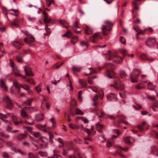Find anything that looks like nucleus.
I'll return each instance as SVG.
<instances>
[{"instance_id":"obj_32","label":"nucleus","mask_w":158,"mask_h":158,"mask_svg":"<svg viewBox=\"0 0 158 158\" xmlns=\"http://www.w3.org/2000/svg\"><path fill=\"white\" fill-rule=\"evenodd\" d=\"M92 33L93 31L92 29L88 26H86L85 29V33L87 35H90Z\"/></svg>"},{"instance_id":"obj_40","label":"nucleus","mask_w":158,"mask_h":158,"mask_svg":"<svg viewBox=\"0 0 158 158\" xmlns=\"http://www.w3.org/2000/svg\"><path fill=\"white\" fill-rule=\"evenodd\" d=\"M26 136V135L19 134L18 135L17 138L18 139L21 140L24 139Z\"/></svg>"},{"instance_id":"obj_4","label":"nucleus","mask_w":158,"mask_h":158,"mask_svg":"<svg viewBox=\"0 0 158 158\" xmlns=\"http://www.w3.org/2000/svg\"><path fill=\"white\" fill-rule=\"evenodd\" d=\"M114 85H111V86H113L114 89L118 90L120 89L121 90H123L124 89V85L121 82L120 79L119 77L115 78L114 79Z\"/></svg>"},{"instance_id":"obj_11","label":"nucleus","mask_w":158,"mask_h":158,"mask_svg":"<svg viewBox=\"0 0 158 158\" xmlns=\"http://www.w3.org/2000/svg\"><path fill=\"white\" fill-rule=\"evenodd\" d=\"M13 84L14 86L18 89V93L20 92L21 87H22L27 90H28L29 89V85H22L19 84L16 81H15L14 82Z\"/></svg>"},{"instance_id":"obj_55","label":"nucleus","mask_w":158,"mask_h":158,"mask_svg":"<svg viewBox=\"0 0 158 158\" xmlns=\"http://www.w3.org/2000/svg\"><path fill=\"white\" fill-rule=\"evenodd\" d=\"M48 26L47 25H46L45 26V29L46 30V33L45 34V35H49L51 32L50 28H48L47 27V26Z\"/></svg>"},{"instance_id":"obj_50","label":"nucleus","mask_w":158,"mask_h":158,"mask_svg":"<svg viewBox=\"0 0 158 158\" xmlns=\"http://www.w3.org/2000/svg\"><path fill=\"white\" fill-rule=\"evenodd\" d=\"M26 110L28 111L29 113H31L33 111V108L32 107H24Z\"/></svg>"},{"instance_id":"obj_15","label":"nucleus","mask_w":158,"mask_h":158,"mask_svg":"<svg viewBox=\"0 0 158 158\" xmlns=\"http://www.w3.org/2000/svg\"><path fill=\"white\" fill-rule=\"evenodd\" d=\"M81 128L83 129L85 132H87L88 134V135L84 138V140L85 141L89 140L92 141V138L90 137V136L91 135V131H90L89 129L84 127L83 126H81Z\"/></svg>"},{"instance_id":"obj_54","label":"nucleus","mask_w":158,"mask_h":158,"mask_svg":"<svg viewBox=\"0 0 158 158\" xmlns=\"http://www.w3.org/2000/svg\"><path fill=\"white\" fill-rule=\"evenodd\" d=\"M26 80L28 82V83H30L31 84H35V82L32 78H30V79H26Z\"/></svg>"},{"instance_id":"obj_36","label":"nucleus","mask_w":158,"mask_h":158,"mask_svg":"<svg viewBox=\"0 0 158 158\" xmlns=\"http://www.w3.org/2000/svg\"><path fill=\"white\" fill-rule=\"evenodd\" d=\"M148 89L151 90H153L155 87L154 85L152 84V83L149 81L148 83Z\"/></svg>"},{"instance_id":"obj_48","label":"nucleus","mask_w":158,"mask_h":158,"mask_svg":"<svg viewBox=\"0 0 158 158\" xmlns=\"http://www.w3.org/2000/svg\"><path fill=\"white\" fill-rule=\"evenodd\" d=\"M75 112L77 114H80L83 115L84 114V113L80 109L77 108L75 110Z\"/></svg>"},{"instance_id":"obj_6","label":"nucleus","mask_w":158,"mask_h":158,"mask_svg":"<svg viewBox=\"0 0 158 158\" xmlns=\"http://www.w3.org/2000/svg\"><path fill=\"white\" fill-rule=\"evenodd\" d=\"M106 26H103L102 29L104 35H107L108 33L106 31H110L111 30V27L113 26V24L109 20H106L105 21Z\"/></svg>"},{"instance_id":"obj_31","label":"nucleus","mask_w":158,"mask_h":158,"mask_svg":"<svg viewBox=\"0 0 158 158\" xmlns=\"http://www.w3.org/2000/svg\"><path fill=\"white\" fill-rule=\"evenodd\" d=\"M36 127L38 129L43 131L44 132H47V129L45 128L46 127L45 125H42L40 124H39L37 125Z\"/></svg>"},{"instance_id":"obj_57","label":"nucleus","mask_w":158,"mask_h":158,"mask_svg":"<svg viewBox=\"0 0 158 158\" xmlns=\"http://www.w3.org/2000/svg\"><path fill=\"white\" fill-rule=\"evenodd\" d=\"M38 153L42 157L47 156V153L46 152H44L42 151H39Z\"/></svg>"},{"instance_id":"obj_19","label":"nucleus","mask_w":158,"mask_h":158,"mask_svg":"<svg viewBox=\"0 0 158 158\" xmlns=\"http://www.w3.org/2000/svg\"><path fill=\"white\" fill-rule=\"evenodd\" d=\"M140 57L143 60H147L149 61H152L154 60V58L151 57H148L143 53H142L140 55Z\"/></svg>"},{"instance_id":"obj_52","label":"nucleus","mask_w":158,"mask_h":158,"mask_svg":"<svg viewBox=\"0 0 158 158\" xmlns=\"http://www.w3.org/2000/svg\"><path fill=\"white\" fill-rule=\"evenodd\" d=\"M41 84H40L38 86H36L35 89L38 93H39L41 91Z\"/></svg>"},{"instance_id":"obj_12","label":"nucleus","mask_w":158,"mask_h":158,"mask_svg":"<svg viewBox=\"0 0 158 158\" xmlns=\"http://www.w3.org/2000/svg\"><path fill=\"white\" fill-rule=\"evenodd\" d=\"M102 39L99 33H95L93 36L89 37V40L93 43H97L99 39Z\"/></svg>"},{"instance_id":"obj_44","label":"nucleus","mask_w":158,"mask_h":158,"mask_svg":"<svg viewBox=\"0 0 158 158\" xmlns=\"http://www.w3.org/2000/svg\"><path fill=\"white\" fill-rule=\"evenodd\" d=\"M36 155H35L31 152H29L28 154L29 158H39L37 156V153H36Z\"/></svg>"},{"instance_id":"obj_1","label":"nucleus","mask_w":158,"mask_h":158,"mask_svg":"<svg viewBox=\"0 0 158 158\" xmlns=\"http://www.w3.org/2000/svg\"><path fill=\"white\" fill-rule=\"evenodd\" d=\"M106 57L109 60L112 59L116 63H119L122 62L123 60L122 57L118 56L116 53H112L108 50L106 54Z\"/></svg>"},{"instance_id":"obj_46","label":"nucleus","mask_w":158,"mask_h":158,"mask_svg":"<svg viewBox=\"0 0 158 158\" xmlns=\"http://www.w3.org/2000/svg\"><path fill=\"white\" fill-rule=\"evenodd\" d=\"M33 99L32 98H30L27 100L25 102H24L23 104H26V105L30 106L31 104V102L33 101Z\"/></svg>"},{"instance_id":"obj_27","label":"nucleus","mask_w":158,"mask_h":158,"mask_svg":"<svg viewBox=\"0 0 158 158\" xmlns=\"http://www.w3.org/2000/svg\"><path fill=\"white\" fill-rule=\"evenodd\" d=\"M119 51L120 53L122 54L123 57H124L126 55H127L129 57H133L134 56V55L133 54H132L131 55L129 54H127L126 50L125 49H120L119 50Z\"/></svg>"},{"instance_id":"obj_25","label":"nucleus","mask_w":158,"mask_h":158,"mask_svg":"<svg viewBox=\"0 0 158 158\" xmlns=\"http://www.w3.org/2000/svg\"><path fill=\"white\" fill-rule=\"evenodd\" d=\"M6 145L10 147V149L15 152L16 151V148L14 147V144L11 141H7L6 143Z\"/></svg>"},{"instance_id":"obj_49","label":"nucleus","mask_w":158,"mask_h":158,"mask_svg":"<svg viewBox=\"0 0 158 158\" xmlns=\"http://www.w3.org/2000/svg\"><path fill=\"white\" fill-rule=\"evenodd\" d=\"M141 0H134L132 2V4L134 6L139 5L140 4Z\"/></svg>"},{"instance_id":"obj_51","label":"nucleus","mask_w":158,"mask_h":158,"mask_svg":"<svg viewBox=\"0 0 158 158\" xmlns=\"http://www.w3.org/2000/svg\"><path fill=\"white\" fill-rule=\"evenodd\" d=\"M113 142V141L112 139L109 140L107 141L106 143L107 146L108 147H111L112 145V143Z\"/></svg>"},{"instance_id":"obj_18","label":"nucleus","mask_w":158,"mask_h":158,"mask_svg":"<svg viewBox=\"0 0 158 158\" xmlns=\"http://www.w3.org/2000/svg\"><path fill=\"white\" fill-rule=\"evenodd\" d=\"M116 149H117L116 152L118 153L120 156L123 157H125V156L122 154L121 153L119 152V151L122 150L124 151H127L128 149L127 147H125V148H123L119 146H117L116 147Z\"/></svg>"},{"instance_id":"obj_33","label":"nucleus","mask_w":158,"mask_h":158,"mask_svg":"<svg viewBox=\"0 0 158 158\" xmlns=\"http://www.w3.org/2000/svg\"><path fill=\"white\" fill-rule=\"evenodd\" d=\"M16 59L18 62H22L23 61L22 59V53H20L19 54L16 56Z\"/></svg>"},{"instance_id":"obj_22","label":"nucleus","mask_w":158,"mask_h":158,"mask_svg":"<svg viewBox=\"0 0 158 158\" xmlns=\"http://www.w3.org/2000/svg\"><path fill=\"white\" fill-rule=\"evenodd\" d=\"M13 46L17 49H20L23 45V43H20L18 41H14L13 43Z\"/></svg>"},{"instance_id":"obj_17","label":"nucleus","mask_w":158,"mask_h":158,"mask_svg":"<svg viewBox=\"0 0 158 158\" xmlns=\"http://www.w3.org/2000/svg\"><path fill=\"white\" fill-rule=\"evenodd\" d=\"M24 71L25 73L28 76H33L34 74L32 72L31 68L28 66H26L25 67Z\"/></svg>"},{"instance_id":"obj_28","label":"nucleus","mask_w":158,"mask_h":158,"mask_svg":"<svg viewBox=\"0 0 158 158\" xmlns=\"http://www.w3.org/2000/svg\"><path fill=\"white\" fill-rule=\"evenodd\" d=\"M19 20L17 19H15L13 20V22H11V25L12 26H15L17 27H19Z\"/></svg>"},{"instance_id":"obj_60","label":"nucleus","mask_w":158,"mask_h":158,"mask_svg":"<svg viewBox=\"0 0 158 158\" xmlns=\"http://www.w3.org/2000/svg\"><path fill=\"white\" fill-rule=\"evenodd\" d=\"M33 135L35 137L37 138H40V133L39 132L34 133Z\"/></svg>"},{"instance_id":"obj_20","label":"nucleus","mask_w":158,"mask_h":158,"mask_svg":"<svg viewBox=\"0 0 158 158\" xmlns=\"http://www.w3.org/2000/svg\"><path fill=\"white\" fill-rule=\"evenodd\" d=\"M92 112L97 115H98L99 112L101 113V115H99L98 116V118H103L105 114L104 112L101 111L99 110L98 109L93 110H92Z\"/></svg>"},{"instance_id":"obj_37","label":"nucleus","mask_w":158,"mask_h":158,"mask_svg":"<svg viewBox=\"0 0 158 158\" xmlns=\"http://www.w3.org/2000/svg\"><path fill=\"white\" fill-rule=\"evenodd\" d=\"M43 114H37L35 116V119L37 121H41L43 119Z\"/></svg>"},{"instance_id":"obj_61","label":"nucleus","mask_w":158,"mask_h":158,"mask_svg":"<svg viewBox=\"0 0 158 158\" xmlns=\"http://www.w3.org/2000/svg\"><path fill=\"white\" fill-rule=\"evenodd\" d=\"M64 116L66 119V120L68 122H70L71 121V119L70 118L69 115H67V114H65Z\"/></svg>"},{"instance_id":"obj_9","label":"nucleus","mask_w":158,"mask_h":158,"mask_svg":"<svg viewBox=\"0 0 158 158\" xmlns=\"http://www.w3.org/2000/svg\"><path fill=\"white\" fill-rule=\"evenodd\" d=\"M63 36H67L68 38L72 37L71 41L73 44H75L78 39V37L77 35L73 36V34L70 31H68L66 33L63 35Z\"/></svg>"},{"instance_id":"obj_23","label":"nucleus","mask_w":158,"mask_h":158,"mask_svg":"<svg viewBox=\"0 0 158 158\" xmlns=\"http://www.w3.org/2000/svg\"><path fill=\"white\" fill-rule=\"evenodd\" d=\"M102 68H99L98 69H94L92 68H90L89 69L90 70V71L89 73H85V75L87 76H88L90 74H91L92 73H96L98 72V71H100Z\"/></svg>"},{"instance_id":"obj_38","label":"nucleus","mask_w":158,"mask_h":158,"mask_svg":"<svg viewBox=\"0 0 158 158\" xmlns=\"http://www.w3.org/2000/svg\"><path fill=\"white\" fill-rule=\"evenodd\" d=\"M66 146L69 150H72L73 148V146L71 142H68L66 144Z\"/></svg>"},{"instance_id":"obj_8","label":"nucleus","mask_w":158,"mask_h":158,"mask_svg":"<svg viewBox=\"0 0 158 158\" xmlns=\"http://www.w3.org/2000/svg\"><path fill=\"white\" fill-rule=\"evenodd\" d=\"M10 66L12 68L13 71L15 76H19L23 79H25L26 78V76H23L22 75L20 74L19 73V71L16 67L14 66V63L13 61L11 60H10Z\"/></svg>"},{"instance_id":"obj_26","label":"nucleus","mask_w":158,"mask_h":158,"mask_svg":"<svg viewBox=\"0 0 158 158\" xmlns=\"http://www.w3.org/2000/svg\"><path fill=\"white\" fill-rule=\"evenodd\" d=\"M151 152L156 155L158 156V149L157 147L155 146H152L151 148Z\"/></svg>"},{"instance_id":"obj_7","label":"nucleus","mask_w":158,"mask_h":158,"mask_svg":"<svg viewBox=\"0 0 158 158\" xmlns=\"http://www.w3.org/2000/svg\"><path fill=\"white\" fill-rule=\"evenodd\" d=\"M139 70L137 69H135L133 70L132 73L130 74V79L133 83H136L138 81V77L139 75Z\"/></svg>"},{"instance_id":"obj_43","label":"nucleus","mask_w":158,"mask_h":158,"mask_svg":"<svg viewBox=\"0 0 158 158\" xmlns=\"http://www.w3.org/2000/svg\"><path fill=\"white\" fill-rule=\"evenodd\" d=\"M146 123L145 122H143L142 123V125H139L138 126V128L139 131H144V128L142 125H145Z\"/></svg>"},{"instance_id":"obj_21","label":"nucleus","mask_w":158,"mask_h":158,"mask_svg":"<svg viewBox=\"0 0 158 158\" xmlns=\"http://www.w3.org/2000/svg\"><path fill=\"white\" fill-rule=\"evenodd\" d=\"M43 14L44 16V22L45 23H48L51 22V19L48 18V15L45 11L43 12Z\"/></svg>"},{"instance_id":"obj_13","label":"nucleus","mask_w":158,"mask_h":158,"mask_svg":"<svg viewBox=\"0 0 158 158\" xmlns=\"http://www.w3.org/2000/svg\"><path fill=\"white\" fill-rule=\"evenodd\" d=\"M156 42V41L155 38H150L146 42V44L148 47L152 48L155 45Z\"/></svg>"},{"instance_id":"obj_2","label":"nucleus","mask_w":158,"mask_h":158,"mask_svg":"<svg viewBox=\"0 0 158 158\" xmlns=\"http://www.w3.org/2000/svg\"><path fill=\"white\" fill-rule=\"evenodd\" d=\"M105 67L107 69L106 75L110 78H113L115 75L113 71V70L115 69L114 65L111 63H107L105 64Z\"/></svg>"},{"instance_id":"obj_42","label":"nucleus","mask_w":158,"mask_h":158,"mask_svg":"<svg viewBox=\"0 0 158 158\" xmlns=\"http://www.w3.org/2000/svg\"><path fill=\"white\" fill-rule=\"evenodd\" d=\"M79 83L81 84V86L83 87H86V82L84 80H82L81 79H80L79 80Z\"/></svg>"},{"instance_id":"obj_10","label":"nucleus","mask_w":158,"mask_h":158,"mask_svg":"<svg viewBox=\"0 0 158 158\" xmlns=\"http://www.w3.org/2000/svg\"><path fill=\"white\" fill-rule=\"evenodd\" d=\"M12 120L15 125H17L19 123L22 124L23 123L26 124H29V125H33L34 124V123L33 122H32L31 123H29L27 121H25L23 122L21 120L20 122H19L18 118L17 117L15 116H13L12 117Z\"/></svg>"},{"instance_id":"obj_41","label":"nucleus","mask_w":158,"mask_h":158,"mask_svg":"<svg viewBox=\"0 0 158 158\" xmlns=\"http://www.w3.org/2000/svg\"><path fill=\"white\" fill-rule=\"evenodd\" d=\"M134 28L135 30L139 33H142L143 34L144 33L142 32V31L139 28V27L138 26H134Z\"/></svg>"},{"instance_id":"obj_39","label":"nucleus","mask_w":158,"mask_h":158,"mask_svg":"<svg viewBox=\"0 0 158 158\" xmlns=\"http://www.w3.org/2000/svg\"><path fill=\"white\" fill-rule=\"evenodd\" d=\"M69 126L71 128L73 129H78L80 128V127L79 126L71 123H69Z\"/></svg>"},{"instance_id":"obj_59","label":"nucleus","mask_w":158,"mask_h":158,"mask_svg":"<svg viewBox=\"0 0 158 158\" xmlns=\"http://www.w3.org/2000/svg\"><path fill=\"white\" fill-rule=\"evenodd\" d=\"M0 134H1V136L5 138H8L10 137L9 135L5 134L2 132H0Z\"/></svg>"},{"instance_id":"obj_34","label":"nucleus","mask_w":158,"mask_h":158,"mask_svg":"<svg viewBox=\"0 0 158 158\" xmlns=\"http://www.w3.org/2000/svg\"><path fill=\"white\" fill-rule=\"evenodd\" d=\"M98 130L100 132H101L102 130L104 129V127L102 125L97 123L96 125Z\"/></svg>"},{"instance_id":"obj_58","label":"nucleus","mask_w":158,"mask_h":158,"mask_svg":"<svg viewBox=\"0 0 158 158\" xmlns=\"http://www.w3.org/2000/svg\"><path fill=\"white\" fill-rule=\"evenodd\" d=\"M120 41L121 43L124 44H126V41L123 37L122 36L120 37Z\"/></svg>"},{"instance_id":"obj_45","label":"nucleus","mask_w":158,"mask_h":158,"mask_svg":"<svg viewBox=\"0 0 158 158\" xmlns=\"http://www.w3.org/2000/svg\"><path fill=\"white\" fill-rule=\"evenodd\" d=\"M120 75L122 78H124L127 76V74L124 71H121L120 72Z\"/></svg>"},{"instance_id":"obj_24","label":"nucleus","mask_w":158,"mask_h":158,"mask_svg":"<svg viewBox=\"0 0 158 158\" xmlns=\"http://www.w3.org/2000/svg\"><path fill=\"white\" fill-rule=\"evenodd\" d=\"M107 99L109 101H115L116 99V96L114 93H111L107 97Z\"/></svg>"},{"instance_id":"obj_62","label":"nucleus","mask_w":158,"mask_h":158,"mask_svg":"<svg viewBox=\"0 0 158 158\" xmlns=\"http://www.w3.org/2000/svg\"><path fill=\"white\" fill-rule=\"evenodd\" d=\"M135 9L137 10H139V8L138 6H135L133 8V10H132V13L133 14H134L135 13V14H136V12H135Z\"/></svg>"},{"instance_id":"obj_35","label":"nucleus","mask_w":158,"mask_h":158,"mask_svg":"<svg viewBox=\"0 0 158 158\" xmlns=\"http://www.w3.org/2000/svg\"><path fill=\"white\" fill-rule=\"evenodd\" d=\"M59 22L62 25L68 29L67 26L68 25V23L66 21L64 20H60L59 21Z\"/></svg>"},{"instance_id":"obj_29","label":"nucleus","mask_w":158,"mask_h":158,"mask_svg":"<svg viewBox=\"0 0 158 158\" xmlns=\"http://www.w3.org/2000/svg\"><path fill=\"white\" fill-rule=\"evenodd\" d=\"M0 86L5 91H7L8 90V88L5 84L4 81L3 80L1 79L0 81Z\"/></svg>"},{"instance_id":"obj_3","label":"nucleus","mask_w":158,"mask_h":158,"mask_svg":"<svg viewBox=\"0 0 158 158\" xmlns=\"http://www.w3.org/2000/svg\"><path fill=\"white\" fill-rule=\"evenodd\" d=\"M108 117L111 119L114 120L115 121L113 122L114 124L118 126L119 124L123 123L126 124L127 122L124 121L125 117L123 115H117L115 117H114L112 115H109Z\"/></svg>"},{"instance_id":"obj_30","label":"nucleus","mask_w":158,"mask_h":158,"mask_svg":"<svg viewBox=\"0 0 158 158\" xmlns=\"http://www.w3.org/2000/svg\"><path fill=\"white\" fill-rule=\"evenodd\" d=\"M132 139V140H133V139L131 138V137H127L124 138V142L129 145H130L131 144V140Z\"/></svg>"},{"instance_id":"obj_16","label":"nucleus","mask_w":158,"mask_h":158,"mask_svg":"<svg viewBox=\"0 0 158 158\" xmlns=\"http://www.w3.org/2000/svg\"><path fill=\"white\" fill-rule=\"evenodd\" d=\"M26 110L24 108L20 111V115L21 117L23 119H28L30 118V117L28 114L25 112Z\"/></svg>"},{"instance_id":"obj_63","label":"nucleus","mask_w":158,"mask_h":158,"mask_svg":"<svg viewBox=\"0 0 158 158\" xmlns=\"http://www.w3.org/2000/svg\"><path fill=\"white\" fill-rule=\"evenodd\" d=\"M99 139L102 142H104L106 140V139L105 137L103 135L100 136L99 137Z\"/></svg>"},{"instance_id":"obj_64","label":"nucleus","mask_w":158,"mask_h":158,"mask_svg":"<svg viewBox=\"0 0 158 158\" xmlns=\"http://www.w3.org/2000/svg\"><path fill=\"white\" fill-rule=\"evenodd\" d=\"M74 140L78 144H81L82 143V141L80 139L78 138L77 139H75Z\"/></svg>"},{"instance_id":"obj_47","label":"nucleus","mask_w":158,"mask_h":158,"mask_svg":"<svg viewBox=\"0 0 158 158\" xmlns=\"http://www.w3.org/2000/svg\"><path fill=\"white\" fill-rule=\"evenodd\" d=\"M81 68L79 67H76L73 66L72 68V70L74 72H79L80 71Z\"/></svg>"},{"instance_id":"obj_14","label":"nucleus","mask_w":158,"mask_h":158,"mask_svg":"<svg viewBox=\"0 0 158 158\" xmlns=\"http://www.w3.org/2000/svg\"><path fill=\"white\" fill-rule=\"evenodd\" d=\"M3 100L7 102V108L9 109H11L13 106V104L9 97L8 96L5 97L3 98Z\"/></svg>"},{"instance_id":"obj_56","label":"nucleus","mask_w":158,"mask_h":158,"mask_svg":"<svg viewBox=\"0 0 158 158\" xmlns=\"http://www.w3.org/2000/svg\"><path fill=\"white\" fill-rule=\"evenodd\" d=\"M59 151L56 150H54L53 151V154L55 156H56V157L57 158H58L59 156H60L59 155L57 154V153H59Z\"/></svg>"},{"instance_id":"obj_5","label":"nucleus","mask_w":158,"mask_h":158,"mask_svg":"<svg viewBox=\"0 0 158 158\" xmlns=\"http://www.w3.org/2000/svg\"><path fill=\"white\" fill-rule=\"evenodd\" d=\"M23 33L27 36V37L24 38L25 42L30 46L34 45V43L35 40L34 37L27 31H23Z\"/></svg>"},{"instance_id":"obj_53","label":"nucleus","mask_w":158,"mask_h":158,"mask_svg":"<svg viewBox=\"0 0 158 158\" xmlns=\"http://www.w3.org/2000/svg\"><path fill=\"white\" fill-rule=\"evenodd\" d=\"M45 106L48 109H49L50 107V105L47 103H42L41 107L43 109Z\"/></svg>"}]
</instances>
